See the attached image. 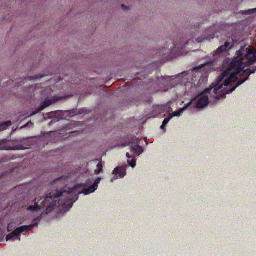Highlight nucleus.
<instances>
[{"label":"nucleus","mask_w":256,"mask_h":256,"mask_svg":"<svg viewBox=\"0 0 256 256\" xmlns=\"http://www.w3.org/2000/svg\"><path fill=\"white\" fill-rule=\"evenodd\" d=\"M240 50L237 52V56L232 60L226 59L222 66V72L218 78L216 84L210 88H207L200 94L196 101V107L199 108H205L209 102L207 94H214L216 100L225 98L226 94L234 91L238 86L248 80L249 76L256 72V66L245 70L246 67L256 62V50L252 48Z\"/></svg>","instance_id":"obj_1"},{"label":"nucleus","mask_w":256,"mask_h":256,"mask_svg":"<svg viewBox=\"0 0 256 256\" xmlns=\"http://www.w3.org/2000/svg\"><path fill=\"white\" fill-rule=\"evenodd\" d=\"M75 201L72 188H69L68 192L60 189V190L57 191L56 194L50 193L44 198H36L34 200V206H29L28 210L32 212H38L43 209L46 214H48L59 206L70 208Z\"/></svg>","instance_id":"obj_2"},{"label":"nucleus","mask_w":256,"mask_h":256,"mask_svg":"<svg viewBox=\"0 0 256 256\" xmlns=\"http://www.w3.org/2000/svg\"><path fill=\"white\" fill-rule=\"evenodd\" d=\"M40 216H38L33 220L32 224L22 226L17 228L16 230L6 236V240L14 241L17 238H18L19 240H20V238H19L20 234L24 232L32 230L34 227L38 226V224L40 221Z\"/></svg>","instance_id":"obj_3"},{"label":"nucleus","mask_w":256,"mask_h":256,"mask_svg":"<svg viewBox=\"0 0 256 256\" xmlns=\"http://www.w3.org/2000/svg\"><path fill=\"white\" fill-rule=\"evenodd\" d=\"M188 43V41H184V40H180V43H176L173 44V46L171 48L168 49L166 50H162V53H161L160 52V55H162V56H164L166 54H168L170 52H172L176 50V48H177L176 50V52L178 53V55L180 56L184 54V46L186 45Z\"/></svg>","instance_id":"obj_4"},{"label":"nucleus","mask_w":256,"mask_h":256,"mask_svg":"<svg viewBox=\"0 0 256 256\" xmlns=\"http://www.w3.org/2000/svg\"><path fill=\"white\" fill-rule=\"evenodd\" d=\"M139 140L134 138L132 140H129V148L130 152L135 156H138L144 152L143 148L140 146Z\"/></svg>","instance_id":"obj_5"},{"label":"nucleus","mask_w":256,"mask_h":256,"mask_svg":"<svg viewBox=\"0 0 256 256\" xmlns=\"http://www.w3.org/2000/svg\"><path fill=\"white\" fill-rule=\"evenodd\" d=\"M114 177L111 178L110 182H113L114 180L119 178H123L126 174V169L124 166H118L114 169L112 172Z\"/></svg>","instance_id":"obj_6"},{"label":"nucleus","mask_w":256,"mask_h":256,"mask_svg":"<svg viewBox=\"0 0 256 256\" xmlns=\"http://www.w3.org/2000/svg\"><path fill=\"white\" fill-rule=\"evenodd\" d=\"M8 140L6 139L2 140L0 141V150H23L26 149L24 146L20 144L12 146L6 144Z\"/></svg>","instance_id":"obj_7"},{"label":"nucleus","mask_w":256,"mask_h":256,"mask_svg":"<svg viewBox=\"0 0 256 256\" xmlns=\"http://www.w3.org/2000/svg\"><path fill=\"white\" fill-rule=\"evenodd\" d=\"M101 180L102 179L100 178H98L92 186H90L88 188H84L82 192H80V194L83 193L87 195L94 192L95 190H97L98 188V185L100 184Z\"/></svg>","instance_id":"obj_8"},{"label":"nucleus","mask_w":256,"mask_h":256,"mask_svg":"<svg viewBox=\"0 0 256 256\" xmlns=\"http://www.w3.org/2000/svg\"><path fill=\"white\" fill-rule=\"evenodd\" d=\"M206 34H208V36H203L202 37L198 38L196 39V42L198 43H200V42H204V40H207L208 39H210V38H214V36H215V34H214V30L213 28V27H210V28H208L206 32Z\"/></svg>","instance_id":"obj_9"},{"label":"nucleus","mask_w":256,"mask_h":256,"mask_svg":"<svg viewBox=\"0 0 256 256\" xmlns=\"http://www.w3.org/2000/svg\"><path fill=\"white\" fill-rule=\"evenodd\" d=\"M153 67L152 65H148L145 68L144 70L142 72H138L136 73V75L138 76V78L140 79H144L146 78V76H148L150 74H152V68Z\"/></svg>","instance_id":"obj_10"},{"label":"nucleus","mask_w":256,"mask_h":256,"mask_svg":"<svg viewBox=\"0 0 256 256\" xmlns=\"http://www.w3.org/2000/svg\"><path fill=\"white\" fill-rule=\"evenodd\" d=\"M194 100H195V99H192L190 102H188L187 104H186L184 108H180L179 110L176 111V112H172V114H170L169 115L170 116H172V118L174 116H179L181 114L184 112V110H186L190 106H191L192 102Z\"/></svg>","instance_id":"obj_11"},{"label":"nucleus","mask_w":256,"mask_h":256,"mask_svg":"<svg viewBox=\"0 0 256 256\" xmlns=\"http://www.w3.org/2000/svg\"><path fill=\"white\" fill-rule=\"evenodd\" d=\"M172 76H161L160 78L158 76H157L156 78L158 82L160 83L162 85H167L169 86L171 81L172 80Z\"/></svg>","instance_id":"obj_12"},{"label":"nucleus","mask_w":256,"mask_h":256,"mask_svg":"<svg viewBox=\"0 0 256 256\" xmlns=\"http://www.w3.org/2000/svg\"><path fill=\"white\" fill-rule=\"evenodd\" d=\"M58 101V100L55 99L54 98L50 100L46 99L41 104L40 108L41 110H44V108H47L48 106H50L53 102H56Z\"/></svg>","instance_id":"obj_13"},{"label":"nucleus","mask_w":256,"mask_h":256,"mask_svg":"<svg viewBox=\"0 0 256 256\" xmlns=\"http://www.w3.org/2000/svg\"><path fill=\"white\" fill-rule=\"evenodd\" d=\"M230 44L229 42H226L224 45L220 46L216 51V54H220L226 51L229 47Z\"/></svg>","instance_id":"obj_14"},{"label":"nucleus","mask_w":256,"mask_h":256,"mask_svg":"<svg viewBox=\"0 0 256 256\" xmlns=\"http://www.w3.org/2000/svg\"><path fill=\"white\" fill-rule=\"evenodd\" d=\"M11 121H8L0 124V132L7 129V128L12 125Z\"/></svg>","instance_id":"obj_15"},{"label":"nucleus","mask_w":256,"mask_h":256,"mask_svg":"<svg viewBox=\"0 0 256 256\" xmlns=\"http://www.w3.org/2000/svg\"><path fill=\"white\" fill-rule=\"evenodd\" d=\"M103 166L102 162H99L97 164V168L94 170V173L96 174H98L102 172Z\"/></svg>","instance_id":"obj_16"},{"label":"nucleus","mask_w":256,"mask_h":256,"mask_svg":"<svg viewBox=\"0 0 256 256\" xmlns=\"http://www.w3.org/2000/svg\"><path fill=\"white\" fill-rule=\"evenodd\" d=\"M132 157L129 155V160ZM136 166V160L134 159H132L130 162L129 160V166H131L132 168H134Z\"/></svg>","instance_id":"obj_17"},{"label":"nucleus","mask_w":256,"mask_h":256,"mask_svg":"<svg viewBox=\"0 0 256 256\" xmlns=\"http://www.w3.org/2000/svg\"><path fill=\"white\" fill-rule=\"evenodd\" d=\"M256 12V8H253L251 10H249L247 11H244L242 12V14H252Z\"/></svg>","instance_id":"obj_18"},{"label":"nucleus","mask_w":256,"mask_h":256,"mask_svg":"<svg viewBox=\"0 0 256 256\" xmlns=\"http://www.w3.org/2000/svg\"><path fill=\"white\" fill-rule=\"evenodd\" d=\"M172 118V116H170V115H168V117L167 118H165L164 120L162 122V124L164 125H165L166 126L168 123V122H170V120Z\"/></svg>","instance_id":"obj_19"},{"label":"nucleus","mask_w":256,"mask_h":256,"mask_svg":"<svg viewBox=\"0 0 256 256\" xmlns=\"http://www.w3.org/2000/svg\"><path fill=\"white\" fill-rule=\"evenodd\" d=\"M42 110H41V108L40 106L38 108H36V109L34 111L32 112V114H30V116H34L36 115V114H38V112H40V111Z\"/></svg>","instance_id":"obj_20"},{"label":"nucleus","mask_w":256,"mask_h":256,"mask_svg":"<svg viewBox=\"0 0 256 256\" xmlns=\"http://www.w3.org/2000/svg\"><path fill=\"white\" fill-rule=\"evenodd\" d=\"M14 228L12 226V224L10 223L8 226V232H10L13 230Z\"/></svg>","instance_id":"obj_21"},{"label":"nucleus","mask_w":256,"mask_h":256,"mask_svg":"<svg viewBox=\"0 0 256 256\" xmlns=\"http://www.w3.org/2000/svg\"><path fill=\"white\" fill-rule=\"evenodd\" d=\"M122 10H123L124 11V10H125L126 8V6H125V5H124V4H122Z\"/></svg>","instance_id":"obj_22"},{"label":"nucleus","mask_w":256,"mask_h":256,"mask_svg":"<svg viewBox=\"0 0 256 256\" xmlns=\"http://www.w3.org/2000/svg\"><path fill=\"white\" fill-rule=\"evenodd\" d=\"M62 178H56V180H54V182H56L60 180Z\"/></svg>","instance_id":"obj_23"},{"label":"nucleus","mask_w":256,"mask_h":256,"mask_svg":"<svg viewBox=\"0 0 256 256\" xmlns=\"http://www.w3.org/2000/svg\"><path fill=\"white\" fill-rule=\"evenodd\" d=\"M164 126H165V125H164L163 124H162V125L160 126V128L162 130H163L164 128Z\"/></svg>","instance_id":"obj_24"},{"label":"nucleus","mask_w":256,"mask_h":256,"mask_svg":"<svg viewBox=\"0 0 256 256\" xmlns=\"http://www.w3.org/2000/svg\"><path fill=\"white\" fill-rule=\"evenodd\" d=\"M30 124L31 125H32V124H32V122H29L27 124H26V125L24 126V127H26V126H28V124Z\"/></svg>","instance_id":"obj_25"},{"label":"nucleus","mask_w":256,"mask_h":256,"mask_svg":"<svg viewBox=\"0 0 256 256\" xmlns=\"http://www.w3.org/2000/svg\"><path fill=\"white\" fill-rule=\"evenodd\" d=\"M186 74V72H183L182 74V75H184V74Z\"/></svg>","instance_id":"obj_26"},{"label":"nucleus","mask_w":256,"mask_h":256,"mask_svg":"<svg viewBox=\"0 0 256 256\" xmlns=\"http://www.w3.org/2000/svg\"><path fill=\"white\" fill-rule=\"evenodd\" d=\"M126 156L127 158H128V152H127V153L126 154Z\"/></svg>","instance_id":"obj_27"},{"label":"nucleus","mask_w":256,"mask_h":256,"mask_svg":"<svg viewBox=\"0 0 256 256\" xmlns=\"http://www.w3.org/2000/svg\"><path fill=\"white\" fill-rule=\"evenodd\" d=\"M83 110H82V112H83ZM80 111H82V110H80Z\"/></svg>","instance_id":"obj_28"},{"label":"nucleus","mask_w":256,"mask_h":256,"mask_svg":"<svg viewBox=\"0 0 256 256\" xmlns=\"http://www.w3.org/2000/svg\"><path fill=\"white\" fill-rule=\"evenodd\" d=\"M206 66H206V65H205L204 67H205V68H206Z\"/></svg>","instance_id":"obj_29"}]
</instances>
